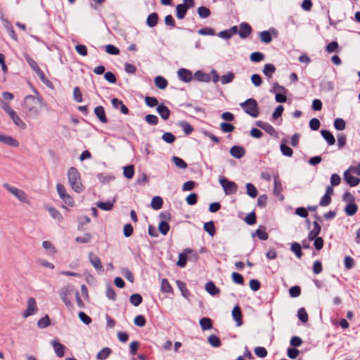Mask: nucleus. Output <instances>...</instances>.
<instances>
[{"instance_id": "f257e3e1", "label": "nucleus", "mask_w": 360, "mask_h": 360, "mask_svg": "<svg viewBox=\"0 0 360 360\" xmlns=\"http://www.w3.org/2000/svg\"><path fill=\"white\" fill-rule=\"evenodd\" d=\"M37 96H26L22 102V107L25 115L30 118L37 117L46 106L42 98L34 90Z\"/></svg>"}, {"instance_id": "f03ea898", "label": "nucleus", "mask_w": 360, "mask_h": 360, "mask_svg": "<svg viewBox=\"0 0 360 360\" xmlns=\"http://www.w3.org/2000/svg\"><path fill=\"white\" fill-rule=\"evenodd\" d=\"M69 184L74 191L80 193L84 191L79 172L75 167H70L68 171Z\"/></svg>"}, {"instance_id": "7ed1b4c3", "label": "nucleus", "mask_w": 360, "mask_h": 360, "mask_svg": "<svg viewBox=\"0 0 360 360\" xmlns=\"http://www.w3.org/2000/svg\"><path fill=\"white\" fill-rule=\"evenodd\" d=\"M240 106L245 113L252 117H257L259 110L257 101L254 98H248L245 102L240 103Z\"/></svg>"}, {"instance_id": "20e7f679", "label": "nucleus", "mask_w": 360, "mask_h": 360, "mask_svg": "<svg viewBox=\"0 0 360 360\" xmlns=\"http://www.w3.org/2000/svg\"><path fill=\"white\" fill-rule=\"evenodd\" d=\"M3 186L5 189H6L9 193L13 194L19 201L27 203L28 198L27 194L22 190L18 189L15 187H13L8 184H4Z\"/></svg>"}, {"instance_id": "39448f33", "label": "nucleus", "mask_w": 360, "mask_h": 360, "mask_svg": "<svg viewBox=\"0 0 360 360\" xmlns=\"http://www.w3.org/2000/svg\"><path fill=\"white\" fill-rule=\"evenodd\" d=\"M219 184L223 187L226 195H231L237 192L238 186L233 181H229L227 179L222 177L219 179Z\"/></svg>"}, {"instance_id": "423d86ee", "label": "nucleus", "mask_w": 360, "mask_h": 360, "mask_svg": "<svg viewBox=\"0 0 360 360\" xmlns=\"http://www.w3.org/2000/svg\"><path fill=\"white\" fill-rule=\"evenodd\" d=\"M72 290L70 286H65L63 287L59 291V295L60 299L63 300L64 304L67 307L71 308L72 307V303L70 299H68V296Z\"/></svg>"}, {"instance_id": "0eeeda50", "label": "nucleus", "mask_w": 360, "mask_h": 360, "mask_svg": "<svg viewBox=\"0 0 360 360\" xmlns=\"http://www.w3.org/2000/svg\"><path fill=\"white\" fill-rule=\"evenodd\" d=\"M37 311V307L36 304V301L34 298L30 297L27 300V309L23 313L22 316L24 318H27L34 314Z\"/></svg>"}, {"instance_id": "6e6552de", "label": "nucleus", "mask_w": 360, "mask_h": 360, "mask_svg": "<svg viewBox=\"0 0 360 360\" xmlns=\"http://www.w3.org/2000/svg\"><path fill=\"white\" fill-rule=\"evenodd\" d=\"M344 180L350 186H356L360 182V179L356 175L352 174L350 171L347 170L344 173Z\"/></svg>"}, {"instance_id": "1a4fd4ad", "label": "nucleus", "mask_w": 360, "mask_h": 360, "mask_svg": "<svg viewBox=\"0 0 360 360\" xmlns=\"http://www.w3.org/2000/svg\"><path fill=\"white\" fill-rule=\"evenodd\" d=\"M0 143L13 147H18L19 146V142L17 139L3 133H0Z\"/></svg>"}, {"instance_id": "9d476101", "label": "nucleus", "mask_w": 360, "mask_h": 360, "mask_svg": "<svg viewBox=\"0 0 360 360\" xmlns=\"http://www.w3.org/2000/svg\"><path fill=\"white\" fill-rule=\"evenodd\" d=\"M255 124L262 129L263 130H264L266 133H268L269 134H270L271 136H277V132L275 130V129L269 123L267 122H263V121H260V120H258L255 122Z\"/></svg>"}, {"instance_id": "9b49d317", "label": "nucleus", "mask_w": 360, "mask_h": 360, "mask_svg": "<svg viewBox=\"0 0 360 360\" xmlns=\"http://www.w3.org/2000/svg\"><path fill=\"white\" fill-rule=\"evenodd\" d=\"M89 260L91 265L95 268V269L97 271L103 272V267L102 266V264L101 262V259L99 257L94 255L92 252H90L89 254Z\"/></svg>"}, {"instance_id": "f8f14e48", "label": "nucleus", "mask_w": 360, "mask_h": 360, "mask_svg": "<svg viewBox=\"0 0 360 360\" xmlns=\"http://www.w3.org/2000/svg\"><path fill=\"white\" fill-rule=\"evenodd\" d=\"M274 193L279 198V200H283V195L281 194L283 191L282 184L279 179L278 175L276 174L274 176Z\"/></svg>"}, {"instance_id": "ddd939ff", "label": "nucleus", "mask_w": 360, "mask_h": 360, "mask_svg": "<svg viewBox=\"0 0 360 360\" xmlns=\"http://www.w3.org/2000/svg\"><path fill=\"white\" fill-rule=\"evenodd\" d=\"M177 74L179 79L184 82H189L192 80V72L187 69L181 68L178 70Z\"/></svg>"}, {"instance_id": "4468645a", "label": "nucleus", "mask_w": 360, "mask_h": 360, "mask_svg": "<svg viewBox=\"0 0 360 360\" xmlns=\"http://www.w3.org/2000/svg\"><path fill=\"white\" fill-rule=\"evenodd\" d=\"M8 115L17 127L22 129H25L26 128V124L21 120L14 110Z\"/></svg>"}, {"instance_id": "2eb2a0df", "label": "nucleus", "mask_w": 360, "mask_h": 360, "mask_svg": "<svg viewBox=\"0 0 360 360\" xmlns=\"http://www.w3.org/2000/svg\"><path fill=\"white\" fill-rule=\"evenodd\" d=\"M240 30L238 34L240 38H246L252 32L250 25L247 22H242L239 25Z\"/></svg>"}, {"instance_id": "dca6fc26", "label": "nucleus", "mask_w": 360, "mask_h": 360, "mask_svg": "<svg viewBox=\"0 0 360 360\" xmlns=\"http://www.w3.org/2000/svg\"><path fill=\"white\" fill-rule=\"evenodd\" d=\"M51 344L54 349L56 354L60 358L63 357L65 353V346L58 342L57 340H53Z\"/></svg>"}, {"instance_id": "f3484780", "label": "nucleus", "mask_w": 360, "mask_h": 360, "mask_svg": "<svg viewBox=\"0 0 360 360\" xmlns=\"http://www.w3.org/2000/svg\"><path fill=\"white\" fill-rule=\"evenodd\" d=\"M245 149L241 146H234L230 149V154L236 159H240L245 155Z\"/></svg>"}, {"instance_id": "a211bd4d", "label": "nucleus", "mask_w": 360, "mask_h": 360, "mask_svg": "<svg viewBox=\"0 0 360 360\" xmlns=\"http://www.w3.org/2000/svg\"><path fill=\"white\" fill-rule=\"evenodd\" d=\"M112 107L114 108H120L122 113L127 115L129 112V110L127 107L123 103V102L121 100H119L118 98H114L111 101Z\"/></svg>"}, {"instance_id": "6ab92c4d", "label": "nucleus", "mask_w": 360, "mask_h": 360, "mask_svg": "<svg viewBox=\"0 0 360 360\" xmlns=\"http://www.w3.org/2000/svg\"><path fill=\"white\" fill-rule=\"evenodd\" d=\"M232 316L233 319L236 321L237 326L242 325V313L238 305H236L233 307L232 310Z\"/></svg>"}, {"instance_id": "aec40b11", "label": "nucleus", "mask_w": 360, "mask_h": 360, "mask_svg": "<svg viewBox=\"0 0 360 360\" xmlns=\"http://www.w3.org/2000/svg\"><path fill=\"white\" fill-rule=\"evenodd\" d=\"M321 231V226L318 224L317 221H314L313 223V229L310 231L308 235V240H313L315 238H318L319 234Z\"/></svg>"}, {"instance_id": "412c9836", "label": "nucleus", "mask_w": 360, "mask_h": 360, "mask_svg": "<svg viewBox=\"0 0 360 360\" xmlns=\"http://www.w3.org/2000/svg\"><path fill=\"white\" fill-rule=\"evenodd\" d=\"M94 113L98 117V119L102 123H107L108 119L105 116V112L104 110L103 107L102 106H97L94 109Z\"/></svg>"}, {"instance_id": "4be33fe9", "label": "nucleus", "mask_w": 360, "mask_h": 360, "mask_svg": "<svg viewBox=\"0 0 360 360\" xmlns=\"http://www.w3.org/2000/svg\"><path fill=\"white\" fill-rule=\"evenodd\" d=\"M157 112L159 113L160 117L165 120H167L170 115V111L169 108L164 104H160L158 105Z\"/></svg>"}, {"instance_id": "5701e85b", "label": "nucleus", "mask_w": 360, "mask_h": 360, "mask_svg": "<svg viewBox=\"0 0 360 360\" xmlns=\"http://www.w3.org/2000/svg\"><path fill=\"white\" fill-rule=\"evenodd\" d=\"M321 134L328 145L332 146L335 144V139L330 131L323 129L321 131Z\"/></svg>"}, {"instance_id": "b1692460", "label": "nucleus", "mask_w": 360, "mask_h": 360, "mask_svg": "<svg viewBox=\"0 0 360 360\" xmlns=\"http://www.w3.org/2000/svg\"><path fill=\"white\" fill-rule=\"evenodd\" d=\"M188 6L186 4H178L176 7V17L179 19H183L188 11Z\"/></svg>"}, {"instance_id": "393cba45", "label": "nucleus", "mask_w": 360, "mask_h": 360, "mask_svg": "<svg viewBox=\"0 0 360 360\" xmlns=\"http://www.w3.org/2000/svg\"><path fill=\"white\" fill-rule=\"evenodd\" d=\"M252 236L254 238L257 236L260 240H266L268 239V233L265 231V227L260 226L255 233H252Z\"/></svg>"}, {"instance_id": "a878e982", "label": "nucleus", "mask_w": 360, "mask_h": 360, "mask_svg": "<svg viewBox=\"0 0 360 360\" xmlns=\"http://www.w3.org/2000/svg\"><path fill=\"white\" fill-rule=\"evenodd\" d=\"M205 290L211 295H216L219 293V289L212 281H209L205 284Z\"/></svg>"}, {"instance_id": "bb28decb", "label": "nucleus", "mask_w": 360, "mask_h": 360, "mask_svg": "<svg viewBox=\"0 0 360 360\" xmlns=\"http://www.w3.org/2000/svg\"><path fill=\"white\" fill-rule=\"evenodd\" d=\"M115 202V200H113L112 202L108 201V202H101L98 201L96 202V206L100 208L101 210H105V211H110L112 209L114 202Z\"/></svg>"}, {"instance_id": "cd10ccee", "label": "nucleus", "mask_w": 360, "mask_h": 360, "mask_svg": "<svg viewBox=\"0 0 360 360\" xmlns=\"http://www.w3.org/2000/svg\"><path fill=\"white\" fill-rule=\"evenodd\" d=\"M199 323L203 330H210L212 328V322L210 318L203 317L200 320Z\"/></svg>"}, {"instance_id": "c85d7f7f", "label": "nucleus", "mask_w": 360, "mask_h": 360, "mask_svg": "<svg viewBox=\"0 0 360 360\" xmlns=\"http://www.w3.org/2000/svg\"><path fill=\"white\" fill-rule=\"evenodd\" d=\"M158 15L156 13L150 14L146 20V24L150 27H154L158 24Z\"/></svg>"}, {"instance_id": "c756f323", "label": "nucleus", "mask_w": 360, "mask_h": 360, "mask_svg": "<svg viewBox=\"0 0 360 360\" xmlns=\"http://www.w3.org/2000/svg\"><path fill=\"white\" fill-rule=\"evenodd\" d=\"M276 68L273 64H266L264 67L262 72L268 77L271 78L272 75L275 72Z\"/></svg>"}, {"instance_id": "7c9ffc66", "label": "nucleus", "mask_w": 360, "mask_h": 360, "mask_svg": "<svg viewBox=\"0 0 360 360\" xmlns=\"http://www.w3.org/2000/svg\"><path fill=\"white\" fill-rule=\"evenodd\" d=\"M330 183H331V186H328L326 188V191L325 193V194H328L329 195H331L333 193V188L332 186H335L338 185V174H333L331 176Z\"/></svg>"}, {"instance_id": "2f4dec72", "label": "nucleus", "mask_w": 360, "mask_h": 360, "mask_svg": "<svg viewBox=\"0 0 360 360\" xmlns=\"http://www.w3.org/2000/svg\"><path fill=\"white\" fill-rule=\"evenodd\" d=\"M155 84L160 89H165L168 84L167 81L162 76H157L155 78Z\"/></svg>"}, {"instance_id": "473e14b6", "label": "nucleus", "mask_w": 360, "mask_h": 360, "mask_svg": "<svg viewBox=\"0 0 360 360\" xmlns=\"http://www.w3.org/2000/svg\"><path fill=\"white\" fill-rule=\"evenodd\" d=\"M357 205L355 202L347 203L345 207V211L348 216H353L357 211Z\"/></svg>"}, {"instance_id": "72a5a7b5", "label": "nucleus", "mask_w": 360, "mask_h": 360, "mask_svg": "<svg viewBox=\"0 0 360 360\" xmlns=\"http://www.w3.org/2000/svg\"><path fill=\"white\" fill-rule=\"evenodd\" d=\"M247 194L251 198L257 197L258 191L256 187L251 183H248L245 185Z\"/></svg>"}, {"instance_id": "f704fd0d", "label": "nucleus", "mask_w": 360, "mask_h": 360, "mask_svg": "<svg viewBox=\"0 0 360 360\" xmlns=\"http://www.w3.org/2000/svg\"><path fill=\"white\" fill-rule=\"evenodd\" d=\"M178 124L183 129V131L186 135L191 134L192 131H193V127L186 121H181L179 122Z\"/></svg>"}, {"instance_id": "c9c22d12", "label": "nucleus", "mask_w": 360, "mask_h": 360, "mask_svg": "<svg viewBox=\"0 0 360 360\" xmlns=\"http://www.w3.org/2000/svg\"><path fill=\"white\" fill-rule=\"evenodd\" d=\"M142 297L140 294H132L129 297L130 303L134 307H138L142 302Z\"/></svg>"}, {"instance_id": "e433bc0d", "label": "nucleus", "mask_w": 360, "mask_h": 360, "mask_svg": "<svg viewBox=\"0 0 360 360\" xmlns=\"http://www.w3.org/2000/svg\"><path fill=\"white\" fill-rule=\"evenodd\" d=\"M162 199L160 196H155L152 199L150 205L153 210H158L162 207Z\"/></svg>"}, {"instance_id": "4c0bfd02", "label": "nucleus", "mask_w": 360, "mask_h": 360, "mask_svg": "<svg viewBox=\"0 0 360 360\" xmlns=\"http://www.w3.org/2000/svg\"><path fill=\"white\" fill-rule=\"evenodd\" d=\"M208 343L213 347H219L221 345L220 339L215 335H211L207 338Z\"/></svg>"}, {"instance_id": "58836bf2", "label": "nucleus", "mask_w": 360, "mask_h": 360, "mask_svg": "<svg viewBox=\"0 0 360 360\" xmlns=\"http://www.w3.org/2000/svg\"><path fill=\"white\" fill-rule=\"evenodd\" d=\"M234 74L232 72H229L226 74L223 75L221 78L220 81L222 84H226L229 83H231L233 79H234Z\"/></svg>"}, {"instance_id": "ea45409f", "label": "nucleus", "mask_w": 360, "mask_h": 360, "mask_svg": "<svg viewBox=\"0 0 360 360\" xmlns=\"http://www.w3.org/2000/svg\"><path fill=\"white\" fill-rule=\"evenodd\" d=\"M123 174L127 179H131L134 174V166L132 165H130L124 167L123 169Z\"/></svg>"}, {"instance_id": "a19ab883", "label": "nucleus", "mask_w": 360, "mask_h": 360, "mask_svg": "<svg viewBox=\"0 0 360 360\" xmlns=\"http://www.w3.org/2000/svg\"><path fill=\"white\" fill-rule=\"evenodd\" d=\"M48 211L50 214V215L55 219L58 220V221H63V218L61 214L59 212L58 210H57L54 207H49Z\"/></svg>"}, {"instance_id": "79ce46f5", "label": "nucleus", "mask_w": 360, "mask_h": 360, "mask_svg": "<svg viewBox=\"0 0 360 360\" xmlns=\"http://www.w3.org/2000/svg\"><path fill=\"white\" fill-rule=\"evenodd\" d=\"M160 288L162 292H172V288L166 278L162 279Z\"/></svg>"}, {"instance_id": "37998d69", "label": "nucleus", "mask_w": 360, "mask_h": 360, "mask_svg": "<svg viewBox=\"0 0 360 360\" xmlns=\"http://www.w3.org/2000/svg\"><path fill=\"white\" fill-rule=\"evenodd\" d=\"M260 40L265 44H269L272 41L271 33L269 31H262L259 33Z\"/></svg>"}, {"instance_id": "c03bdc74", "label": "nucleus", "mask_w": 360, "mask_h": 360, "mask_svg": "<svg viewBox=\"0 0 360 360\" xmlns=\"http://www.w3.org/2000/svg\"><path fill=\"white\" fill-rule=\"evenodd\" d=\"M204 229L210 236H213L215 234V226L213 221H210L204 224Z\"/></svg>"}, {"instance_id": "a18cd8bd", "label": "nucleus", "mask_w": 360, "mask_h": 360, "mask_svg": "<svg viewBox=\"0 0 360 360\" xmlns=\"http://www.w3.org/2000/svg\"><path fill=\"white\" fill-rule=\"evenodd\" d=\"M290 250L295 253L297 258H300L302 255L301 245L298 243H292L291 244Z\"/></svg>"}, {"instance_id": "49530a36", "label": "nucleus", "mask_w": 360, "mask_h": 360, "mask_svg": "<svg viewBox=\"0 0 360 360\" xmlns=\"http://www.w3.org/2000/svg\"><path fill=\"white\" fill-rule=\"evenodd\" d=\"M194 76L196 79H198L200 82H207L210 81V77L208 75L205 74L200 70H198L195 72Z\"/></svg>"}, {"instance_id": "de8ad7c7", "label": "nucleus", "mask_w": 360, "mask_h": 360, "mask_svg": "<svg viewBox=\"0 0 360 360\" xmlns=\"http://www.w3.org/2000/svg\"><path fill=\"white\" fill-rule=\"evenodd\" d=\"M176 285L178 288L180 290L181 295L184 297H187L188 295L189 294L188 289L186 288V283L183 281H181L179 280H177L176 281Z\"/></svg>"}, {"instance_id": "09e8293b", "label": "nucleus", "mask_w": 360, "mask_h": 360, "mask_svg": "<svg viewBox=\"0 0 360 360\" xmlns=\"http://www.w3.org/2000/svg\"><path fill=\"white\" fill-rule=\"evenodd\" d=\"M25 58L27 63L29 64L30 67L35 72H37L41 69L38 66L37 63L27 54L25 56Z\"/></svg>"}, {"instance_id": "8fccbe9b", "label": "nucleus", "mask_w": 360, "mask_h": 360, "mask_svg": "<svg viewBox=\"0 0 360 360\" xmlns=\"http://www.w3.org/2000/svg\"><path fill=\"white\" fill-rule=\"evenodd\" d=\"M172 161L174 164L180 169H186L187 167V164L185 161L179 157L174 156L172 158Z\"/></svg>"}, {"instance_id": "3c124183", "label": "nucleus", "mask_w": 360, "mask_h": 360, "mask_svg": "<svg viewBox=\"0 0 360 360\" xmlns=\"http://www.w3.org/2000/svg\"><path fill=\"white\" fill-rule=\"evenodd\" d=\"M111 350L108 347L102 349L96 355L97 359H105L110 355Z\"/></svg>"}, {"instance_id": "603ef678", "label": "nucleus", "mask_w": 360, "mask_h": 360, "mask_svg": "<svg viewBox=\"0 0 360 360\" xmlns=\"http://www.w3.org/2000/svg\"><path fill=\"white\" fill-rule=\"evenodd\" d=\"M49 325L50 320L48 315L44 316L37 321V326L40 328H45L48 327Z\"/></svg>"}, {"instance_id": "864d4df0", "label": "nucleus", "mask_w": 360, "mask_h": 360, "mask_svg": "<svg viewBox=\"0 0 360 360\" xmlns=\"http://www.w3.org/2000/svg\"><path fill=\"white\" fill-rule=\"evenodd\" d=\"M91 235L89 233H86L83 236L76 237L75 240L79 243H89L91 242Z\"/></svg>"}, {"instance_id": "5fc2aeb1", "label": "nucleus", "mask_w": 360, "mask_h": 360, "mask_svg": "<svg viewBox=\"0 0 360 360\" xmlns=\"http://www.w3.org/2000/svg\"><path fill=\"white\" fill-rule=\"evenodd\" d=\"M198 14L202 18H207L210 15V11L205 6H200L198 8Z\"/></svg>"}, {"instance_id": "6e6d98bb", "label": "nucleus", "mask_w": 360, "mask_h": 360, "mask_svg": "<svg viewBox=\"0 0 360 360\" xmlns=\"http://www.w3.org/2000/svg\"><path fill=\"white\" fill-rule=\"evenodd\" d=\"M198 33L200 35H209V36L215 35L214 30L210 27H205L200 29L198 31Z\"/></svg>"}, {"instance_id": "4d7b16f0", "label": "nucleus", "mask_w": 360, "mask_h": 360, "mask_svg": "<svg viewBox=\"0 0 360 360\" xmlns=\"http://www.w3.org/2000/svg\"><path fill=\"white\" fill-rule=\"evenodd\" d=\"M280 149L283 155L287 157H291L292 155V150L285 143L281 144Z\"/></svg>"}, {"instance_id": "13d9d810", "label": "nucleus", "mask_w": 360, "mask_h": 360, "mask_svg": "<svg viewBox=\"0 0 360 360\" xmlns=\"http://www.w3.org/2000/svg\"><path fill=\"white\" fill-rule=\"evenodd\" d=\"M121 273L122 276L128 280L129 282L133 283L134 282V276L131 271L128 269L127 268H122L121 269Z\"/></svg>"}, {"instance_id": "bf43d9fd", "label": "nucleus", "mask_w": 360, "mask_h": 360, "mask_svg": "<svg viewBox=\"0 0 360 360\" xmlns=\"http://www.w3.org/2000/svg\"><path fill=\"white\" fill-rule=\"evenodd\" d=\"M158 230L162 235H167L169 230V226L168 223L166 221H161L158 225Z\"/></svg>"}, {"instance_id": "052dcab7", "label": "nucleus", "mask_w": 360, "mask_h": 360, "mask_svg": "<svg viewBox=\"0 0 360 360\" xmlns=\"http://www.w3.org/2000/svg\"><path fill=\"white\" fill-rule=\"evenodd\" d=\"M264 59V55L260 52H253L250 55V60L253 62H260Z\"/></svg>"}, {"instance_id": "680f3d73", "label": "nucleus", "mask_w": 360, "mask_h": 360, "mask_svg": "<svg viewBox=\"0 0 360 360\" xmlns=\"http://www.w3.org/2000/svg\"><path fill=\"white\" fill-rule=\"evenodd\" d=\"M162 140L167 143H172L175 141V136L170 132H165L162 136Z\"/></svg>"}, {"instance_id": "e2e57ef3", "label": "nucleus", "mask_w": 360, "mask_h": 360, "mask_svg": "<svg viewBox=\"0 0 360 360\" xmlns=\"http://www.w3.org/2000/svg\"><path fill=\"white\" fill-rule=\"evenodd\" d=\"M254 351L255 354L260 358H264L267 355V351L263 347H256Z\"/></svg>"}, {"instance_id": "0e129e2a", "label": "nucleus", "mask_w": 360, "mask_h": 360, "mask_svg": "<svg viewBox=\"0 0 360 360\" xmlns=\"http://www.w3.org/2000/svg\"><path fill=\"white\" fill-rule=\"evenodd\" d=\"M297 316L299 319L304 323H306L308 321V314L304 308L298 309Z\"/></svg>"}, {"instance_id": "69168bd1", "label": "nucleus", "mask_w": 360, "mask_h": 360, "mask_svg": "<svg viewBox=\"0 0 360 360\" xmlns=\"http://www.w3.org/2000/svg\"><path fill=\"white\" fill-rule=\"evenodd\" d=\"M220 129L224 133H229L233 131L234 127L231 124L222 122L220 124Z\"/></svg>"}, {"instance_id": "338daca9", "label": "nucleus", "mask_w": 360, "mask_h": 360, "mask_svg": "<svg viewBox=\"0 0 360 360\" xmlns=\"http://www.w3.org/2000/svg\"><path fill=\"white\" fill-rule=\"evenodd\" d=\"M146 122L150 125H156L158 122V118L154 115H147L145 117Z\"/></svg>"}, {"instance_id": "774afa93", "label": "nucleus", "mask_w": 360, "mask_h": 360, "mask_svg": "<svg viewBox=\"0 0 360 360\" xmlns=\"http://www.w3.org/2000/svg\"><path fill=\"white\" fill-rule=\"evenodd\" d=\"M105 51L110 55H118L120 53L119 49L112 44L105 46Z\"/></svg>"}]
</instances>
